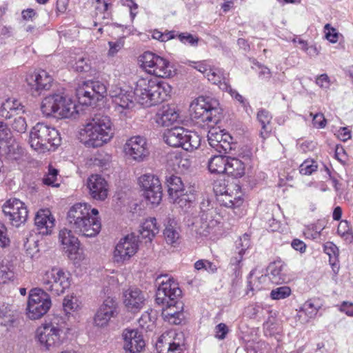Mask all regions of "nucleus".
<instances>
[{
  "instance_id": "c03bdc74",
  "label": "nucleus",
  "mask_w": 353,
  "mask_h": 353,
  "mask_svg": "<svg viewBox=\"0 0 353 353\" xmlns=\"http://www.w3.org/2000/svg\"><path fill=\"white\" fill-rule=\"evenodd\" d=\"M114 1L115 0H93L92 4L95 9L96 14H102V19L108 18Z\"/></svg>"
},
{
  "instance_id": "cd10ccee",
  "label": "nucleus",
  "mask_w": 353,
  "mask_h": 353,
  "mask_svg": "<svg viewBox=\"0 0 353 353\" xmlns=\"http://www.w3.org/2000/svg\"><path fill=\"white\" fill-rule=\"evenodd\" d=\"M219 221L216 216H205V214L199 215V218L193 223L195 232L202 236H207L212 232Z\"/></svg>"
},
{
  "instance_id": "58836bf2",
  "label": "nucleus",
  "mask_w": 353,
  "mask_h": 353,
  "mask_svg": "<svg viewBox=\"0 0 353 353\" xmlns=\"http://www.w3.org/2000/svg\"><path fill=\"white\" fill-rule=\"evenodd\" d=\"M319 307L312 300L305 301L298 312L299 319L304 323L307 322L316 315Z\"/></svg>"
},
{
  "instance_id": "7c9ffc66",
  "label": "nucleus",
  "mask_w": 353,
  "mask_h": 353,
  "mask_svg": "<svg viewBox=\"0 0 353 353\" xmlns=\"http://www.w3.org/2000/svg\"><path fill=\"white\" fill-rule=\"evenodd\" d=\"M1 148V155H6L7 158L11 160H17L23 153V149L19 144L11 139L8 141L2 142Z\"/></svg>"
},
{
  "instance_id": "9b49d317",
  "label": "nucleus",
  "mask_w": 353,
  "mask_h": 353,
  "mask_svg": "<svg viewBox=\"0 0 353 353\" xmlns=\"http://www.w3.org/2000/svg\"><path fill=\"white\" fill-rule=\"evenodd\" d=\"M52 305L50 295L41 288H36L29 292L26 314L32 320L41 318Z\"/></svg>"
},
{
  "instance_id": "e433bc0d",
  "label": "nucleus",
  "mask_w": 353,
  "mask_h": 353,
  "mask_svg": "<svg viewBox=\"0 0 353 353\" xmlns=\"http://www.w3.org/2000/svg\"><path fill=\"white\" fill-rule=\"evenodd\" d=\"M257 120L261 125L260 136L265 139L269 137L270 133L272 131V115L268 111L262 109L257 113Z\"/></svg>"
},
{
  "instance_id": "a211bd4d",
  "label": "nucleus",
  "mask_w": 353,
  "mask_h": 353,
  "mask_svg": "<svg viewBox=\"0 0 353 353\" xmlns=\"http://www.w3.org/2000/svg\"><path fill=\"white\" fill-rule=\"evenodd\" d=\"M3 212L12 225L19 227L28 217V210L23 202L16 198L8 200L3 206Z\"/></svg>"
},
{
  "instance_id": "774afa93",
  "label": "nucleus",
  "mask_w": 353,
  "mask_h": 353,
  "mask_svg": "<svg viewBox=\"0 0 353 353\" xmlns=\"http://www.w3.org/2000/svg\"><path fill=\"white\" fill-rule=\"evenodd\" d=\"M139 323L144 329H149L154 323V317L148 312H144L139 319Z\"/></svg>"
},
{
  "instance_id": "a18cd8bd",
  "label": "nucleus",
  "mask_w": 353,
  "mask_h": 353,
  "mask_svg": "<svg viewBox=\"0 0 353 353\" xmlns=\"http://www.w3.org/2000/svg\"><path fill=\"white\" fill-rule=\"evenodd\" d=\"M38 243L39 239L36 234H30L24 242L26 254L31 258L36 257L39 251Z\"/></svg>"
},
{
  "instance_id": "5701e85b",
  "label": "nucleus",
  "mask_w": 353,
  "mask_h": 353,
  "mask_svg": "<svg viewBox=\"0 0 353 353\" xmlns=\"http://www.w3.org/2000/svg\"><path fill=\"white\" fill-rule=\"evenodd\" d=\"M123 300L128 310L135 313L143 307L145 296L138 288L130 287L123 292Z\"/></svg>"
},
{
  "instance_id": "864d4df0",
  "label": "nucleus",
  "mask_w": 353,
  "mask_h": 353,
  "mask_svg": "<svg viewBox=\"0 0 353 353\" xmlns=\"http://www.w3.org/2000/svg\"><path fill=\"white\" fill-rule=\"evenodd\" d=\"M79 307L78 299L73 295H68L63 299V307L65 313L70 314L75 312L78 310Z\"/></svg>"
},
{
  "instance_id": "412c9836",
  "label": "nucleus",
  "mask_w": 353,
  "mask_h": 353,
  "mask_svg": "<svg viewBox=\"0 0 353 353\" xmlns=\"http://www.w3.org/2000/svg\"><path fill=\"white\" fill-rule=\"evenodd\" d=\"M34 226L37 232L42 236L52 234L55 226V219L48 209H41L35 214Z\"/></svg>"
},
{
  "instance_id": "ea45409f",
  "label": "nucleus",
  "mask_w": 353,
  "mask_h": 353,
  "mask_svg": "<svg viewBox=\"0 0 353 353\" xmlns=\"http://www.w3.org/2000/svg\"><path fill=\"white\" fill-rule=\"evenodd\" d=\"M163 235L166 242L171 245L177 243L180 238L179 228L174 219H170L163 231Z\"/></svg>"
},
{
  "instance_id": "49530a36",
  "label": "nucleus",
  "mask_w": 353,
  "mask_h": 353,
  "mask_svg": "<svg viewBox=\"0 0 353 353\" xmlns=\"http://www.w3.org/2000/svg\"><path fill=\"white\" fill-rule=\"evenodd\" d=\"M13 322L12 305L0 302V324L7 326Z\"/></svg>"
},
{
  "instance_id": "393cba45",
  "label": "nucleus",
  "mask_w": 353,
  "mask_h": 353,
  "mask_svg": "<svg viewBox=\"0 0 353 353\" xmlns=\"http://www.w3.org/2000/svg\"><path fill=\"white\" fill-rule=\"evenodd\" d=\"M87 187L90 196L96 200L103 201L108 196V183L99 174H92L88 179Z\"/></svg>"
},
{
  "instance_id": "7ed1b4c3",
  "label": "nucleus",
  "mask_w": 353,
  "mask_h": 353,
  "mask_svg": "<svg viewBox=\"0 0 353 353\" xmlns=\"http://www.w3.org/2000/svg\"><path fill=\"white\" fill-rule=\"evenodd\" d=\"M171 91L172 88L167 82L141 78L137 81L134 94L139 103L150 107L167 100Z\"/></svg>"
},
{
  "instance_id": "de8ad7c7",
  "label": "nucleus",
  "mask_w": 353,
  "mask_h": 353,
  "mask_svg": "<svg viewBox=\"0 0 353 353\" xmlns=\"http://www.w3.org/2000/svg\"><path fill=\"white\" fill-rule=\"evenodd\" d=\"M163 305L165 307L162 309L161 316L163 318L170 317L172 314L183 313V303L179 299H177L173 304L167 302Z\"/></svg>"
},
{
  "instance_id": "3c124183",
  "label": "nucleus",
  "mask_w": 353,
  "mask_h": 353,
  "mask_svg": "<svg viewBox=\"0 0 353 353\" xmlns=\"http://www.w3.org/2000/svg\"><path fill=\"white\" fill-rule=\"evenodd\" d=\"M225 133L226 132H223V130L219 128H211L208 133V141L210 145L214 149L216 147H218V143L221 141L223 136L225 135Z\"/></svg>"
},
{
  "instance_id": "4d7b16f0",
  "label": "nucleus",
  "mask_w": 353,
  "mask_h": 353,
  "mask_svg": "<svg viewBox=\"0 0 353 353\" xmlns=\"http://www.w3.org/2000/svg\"><path fill=\"white\" fill-rule=\"evenodd\" d=\"M114 317L104 311L101 310V307H99L94 316V323L95 325L98 327H104L107 325L110 320Z\"/></svg>"
},
{
  "instance_id": "4c0bfd02",
  "label": "nucleus",
  "mask_w": 353,
  "mask_h": 353,
  "mask_svg": "<svg viewBox=\"0 0 353 353\" xmlns=\"http://www.w3.org/2000/svg\"><path fill=\"white\" fill-rule=\"evenodd\" d=\"M213 190L216 196L219 197L234 190H241V187L235 183H229L225 179H217L213 183Z\"/></svg>"
},
{
  "instance_id": "9d476101",
  "label": "nucleus",
  "mask_w": 353,
  "mask_h": 353,
  "mask_svg": "<svg viewBox=\"0 0 353 353\" xmlns=\"http://www.w3.org/2000/svg\"><path fill=\"white\" fill-rule=\"evenodd\" d=\"M36 335L41 345L48 351L56 350L66 339L63 327L52 322L39 327Z\"/></svg>"
},
{
  "instance_id": "69168bd1",
  "label": "nucleus",
  "mask_w": 353,
  "mask_h": 353,
  "mask_svg": "<svg viewBox=\"0 0 353 353\" xmlns=\"http://www.w3.org/2000/svg\"><path fill=\"white\" fill-rule=\"evenodd\" d=\"M325 38L331 43H335L338 41L339 33L336 30L331 27L330 24L327 23L324 26Z\"/></svg>"
},
{
  "instance_id": "6e6552de",
  "label": "nucleus",
  "mask_w": 353,
  "mask_h": 353,
  "mask_svg": "<svg viewBox=\"0 0 353 353\" xmlns=\"http://www.w3.org/2000/svg\"><path fill=\"white\" fill-rule=\"evenodd\" d=\"M140 67L147 73L161 78L175 74V69L166 59L151 52H145L139 57Z\"/></svg>"
},
{
  "instance_id": "a878e982",
  "label": "nucleus",
  "mask_w": 353,
  "mask_h": 353,
  "mask_svg": "<svg viewBox=\"0 0 353 353\" xmlns=\"http://www.w3.org/2000/svg\"><path fill=\"white\" fill-rule=\"evenodd\" d=\"M59 241L69 258H73L78 253L80 242L78 238L73 234L71 230L61 229L59 233Z\"/></svg>"
},
{
  "instance_id": "680f3d73",
  "label": "nucleus",
  "mask_w": 353,
  "mask_h": 353,
  "mask_svg": "<svg viewBox=\"0 0 353 353\" xmlns=\"http://www.w3.org/2000/svg\"><path fill=\"white\" fill-rule=\"evenodd\" d=\"M185 64H188V65L192 67L193 68L196 69L199 72L204 74L205 76H207V73L210 71V68H212L209 64L208 61L203 60L201 61H188L185 62Z\"/></svg>"
},
{
  "instance_id": "ddd939ff",
  "label": "nucleus",
  "mask_w": 353,
  "mask_h": 353,
  "mask_svg": "<svg viewBox=\"0 0 353 353\" xmlns=\"http://www.w3.org/2000/svg\"><path fill=\"white\" fill-rule=\"evenodd\" d=\"M107 93L106 85L99 81L85 83L77 90V97L79 103L83 105H92L101 100Z\"/></svg>"
},
{
  "instance_id": "0eeeda50",
  "label": "nucleus",
  "mask_w": 353,
  "mask_h": 353,
  "mask_svg": "<svg viewBox=\"0 0 353 353\" xmlns=\"http://www.w3.org/2000/svg\"><path fill=\"white\" fill-rule=\"evenodd\" d=\"M163 140L170 146L181 147L188 152H192L197 149L201 141L197 132L188 130L183 127H175L167 130L163 134Z\"/></svg>"
},
{
  "instance_id": "f704fd0d",
  "label": "nucleus",
  "mask_w": 353,
  "mask_h": 353,
  "mask_svg": "<svg viewBox=\"0 0 353 353\" xmlns=\"http://www.w3.org/2000/svg\"><path fill=\"white\" fill-rule=\"evenodd\" d=\"M228 156L213 155L208 161V170L213 174H224L227 163Z\"/></svg>"
},
{
  "instance_id": "79ce46f5",
  "label": "nucleus",
  "mask_w": 353,
  "mask_h": 353,
  "mask_svg": "<svg viewBox=\"0 0 353 353\" xmlns=\"http://www.w3.org/2000/svg\"><path fill=\"white\" fill-rule=\"evenodd\" d=\"M14 278V267L8 260L0 261V283H5L7 281L13 280Z\"/></svg>"
},
{
  "instance_id": "13d9d810",
  "label": "nucleus",
  "mask_w": 353,
  "mask_h": 353,
  "mask_svg": "<svg viewBox=\"0 0 353 353\" xmlns=\"http://www.w3.org/2000/svg\"><path fill=\"white\" fill-rule=\"evenodd\" d=\"M291 294V289L288 286H281L271 291L270 297L274 300L285 299Z\"/></svg>"
},
{
  "instance_id": "bf43d9fd",
  "label": "nucleus",
  "mask_w": 353,
  "mask_h": 353,
  "mask_svg": "<svg viewBox=\"0 0 353 353\" xmlns=\"http://www.w3.org/2000/svg\"><path fill=\"white\" fill-rule=\"evenodd\" d=\"M72 67L77 72H85L90 68V60L83 57H79L73 63H70Z\"/></svg>"
},
{
  "instance_id": "6e6d98bb",
  "label": "nucleus",
  "mask_w": 353,
  "mask_h": 353,
  "mask_svg": "<svg viewBox=\"0 0 353 353\" xmlns=\"http://www.w3.org/2000/svg\"><path fill=\"white\" fill-rule=\"evenodd\" d=\"M194 268L196 270H205L210 274H214L216 272V265L208 260L200 259L195 262Z\"/></svg>"
},
{
  "instance_id": "338daca9",
  "label": "nucleus",
  "mask_w": 353,
  "mask_h": 353,
  "mask_svg": "<svg viewBox=\"0 0 353 353\" xmlns=\"http://www.w3.org/2000/svg\"><path fill=\"white\" fill-rule=\"evenodd\" d=\"M221 90L228 92L233 98H234L243 105H245V100L243 96H241L236 90H233L230 84H222Z\"/></svg>"
},
{
  "instance_id": "b1692460",
  "label": "nucleus",
  "mask_w": 353,
  "mask_h": 353,
  "mask_svg": "<svg viewBox=\"0 0 353 353\" xmlns=\"http://www.w3.org/2000/svg\"><path fill=\"white\" fill-rule=\"evenodd\" d=\"M123 337L125 353H140L145 347V341L137 330L125 329Z\"/></svg>"
},
{
  "instance_id": "e2e57ef3",
  "label": "nucleus",
  "mask_w": 353,
  "mask_h": 353,
  "mask_svg": "<svg viewBox=\"0 0 353 353\" xmlns=\"http://www.w3.org/2000/svg\"><path fill=\"white\" fill-rule=\"evenodd\" d=\"M337 233L346 240L351 241L353 238L352 234L347 221H341L337 228Z\"/></svg>"
},
{
  "instance_id": "5fc2aeb1",
  "label": "nucleus",
  "mask_w": 353,
  "mask_h": 353,
  "mask_svg": "<svg viewBox=\"0 0 353 353\" xmlns=\"http://www.w3.org/2000/svg\"><path fill=\"white\" fill-rule=\"evenodd\" d=\"M200 215L205 214V216H216V213L214 208V202L208 198L203 199L200 205Z\"/></svg>"
},
{
  "instance_id": "423d86ee",
  "label": "nucleus",
  "mask_w": 353,
  "mask_h": 353,
  "mask_svg": "<svg viewBox=\"0 0 353 353\" xmlns=\"http://www.w3.org/2000/svg\"><path fill=\"white\" fill-rule=\"evenodd\" d=\"M29 143L34 150L44 152L59 145L61 137L55 128L38 123L30 131Z\"/></svg>"
},
{
  "instance_id": "dca6fc26",
  "label": "nucleus",
  "mask_w": 353,
  "mask_h": 353,
  "mask_svg": "<svg viewBox=\"0 0 353 353\" xmlns=\"http://www.w3.org/2000/svg\"><path fill=\"white\" fill-rule=\"evenodd\" d=\"M139 236L134 233L121 238L117 243L113 252L114 262L123 263L129 260L139 250Z\"/></svg>"
},
{
  "instance_id": "052dcab7",
  "label": "nucleus",
  "mask_w": 353,
  "mask_h": 353,
  "mask_svg": "<svg viewBox=\"0 0 353 353\" xmlns=\"http://www.w3.org/2000/svg\"><path fill=\"white\" fill-rule=\"evenodd\" d=\"M317 169L316 162L312 159L304 161L299 167V172L303 175H310Z\"/></svg>"
},
{
  "instance_id": "1a4fd4ad",
  "label": "nucleus",
  "mask_w": 353,
  "mask_h": 353,
  "mask_svg": "<svg viewBox=\"0 0 353 353\" xmlns=\"http://www.w3.org/2000/svg\"><path fill=\"white\" fill-rule=\"evenodd\" d=\"M169 197L172 202L182 209H187L195 200L194 190L192 187H185L181 179L175 175L166 177Z\"/></svg>"
},
{
  "instance_id": "c756f323",
  "label": "nucleus",
  "mask_w": 353,
  "mask_h": 353,
  "mask_svg": "<svg viewBox=\"0 0 353 353\" xmlns=\"http://www.w3.org/2000/svg\"><path fill=\"white\" fill-rule=\"evenodd\" d=\"M245 163L238 158L228 156L225 173L234 178H241L245 174Z\"/></svg>"
},
{
  "instance_id": "a19ab883",
  "label": "nucleus",
  "mask_w": 353,
  "mask_h": 353,
  "mask_svg": "<svg viewBox=\"0 0 353 353\" xmlns=\"http://www.w3.org/2000/svg\"><path fill=\"white\" fill-rule=\"evenodd\" d=\"M119 276L122 277L121 275L112 272L111 275L103 278L102 285L104 294H110L119 289Z\"/></svg>"
},
{
  "instance_id": "bb28decb",
  "label": "nucleus",
  "mask_w": 353,
  "mask_h": 353,
  "mask_svg": "<svg viewBox=\"0 0 353 353\" xmlns=\"http://www.w3.org/2000/svg\"><path fill=\"white\" fill-rule=\"evenodd\" d=\"M110 95L115 105V110L123 113L124 110H128L134 106L131 92H128L121 88H115L110 90Z\"/></svg>"
},
{
  "instance_id": "f257e3e1",
  "label": "nucleus",
  "mask_w": 353,
  "mask_h": 353,
  "mask_svg": "<svg viewBox=\"0 0 353 353\" xmlns=\"http://www.w3.org/2000/svg\"><path fill=\"white\" fill-rule=\"evenodd\" d=\"M98 214V210L92 208L88 203H77L68 212L67 221L75 232L86 237H94L101 228Z\"/></svg>"
},
{
  "instance_id": "4468645a",
  "label": "nucleus",
  "mask_w": 353,
  "mask_h": 353,
  "mask_svg": "<svg viewBox=\"0 0 353 353\" xmlns=\"http://www.w3.org/2000/svg\"><path fill=\"white\" fill-rule=\"evenodd\" d=\"M159 287L156 292V302L159 305H164L170 302L172 304L176 303L181 296V290L178 283L168 276H160L157 278Z\"/></svg>"
},
{
  "instance_id": "37998d69",
  "label": "nucleus",
  "mask_w": 353,
  "mask_h": 353,
  "mask_svg": "<svg viewBox=\"0 0 353 353\" xmlns=\"http://www.w3.org/2000/svg\"><path fill=\"white\" fill-rule=\"evenodd\" d=\"M255 274V270H252L248 277V291L246 294L248 295L249 292H254V291H259L263 288V283L267 281V275L261 274V276L253 279Z\"/></svg>"
},
{
  "instance_id": "72a5a7b5",
  "label": "nucleus",
  "mask_w": 353,
  "mask_h": 353,
  "mask_svg": "<svg viewBox=\"0 0 353 353\" xmlns=\"http://www.w3.org/2000/svg\"><path fill=\"white\" fill-rule=\"evenodd\" d=\"M283 265L280 262H274L269 265L268 272L272 283L279 284L285 282L286 275L283 272Z\"/></svg>"
},
{
  "instance_id": "09e8293b",
  "label": "nucleus",
  "mask_w": 353,
  "mask_h": 353,
  "mask_svg": "<svg viewBox=\"0 0 353 353\" xmlns=\"http://www.w3.org/2000/svg\"><path fill=\"white\" fill-rule=\"evenodd\" d=\"M236 144L233 142V138L228 133H225L223 138L220 142L218 143V147L215 148V150L219 153H229L230 151L235 149Z\"/></svg>"
},
{
  "instance_id": "f03ea898",
  "label": "nucleus",
  "mask_w": 353,
  "mask_h": 353,
  "mask_svg": "<svg viewBox=\"0 0 353 353\" xmlns=\"http://www.w3.org/2000/svg\"><path fill=\"white\" fill-rule=\"evenodd\" d=\"M114 137L112 123L109 117L96 114L80 131V139L86 147L99 148Z\"/></svg>"
},
{
  "instance_id": "aec40b11",
  "label": "nucleus",
  "mask_w": 353,
  "mask_h": 353,
  "mask_svg": "<svg viewBox=\"0 0 353 353\" xmlns=\"http://www.w3.org/2000/svg\"><path fill=\"white\" fill-rule=\"evenodd\" d=\"M251 247L250 236L244 234L235 242V249L232 256L230 259V267L237 277L241 274V269L243 265V256L247 254Z\"/></svg>"
},
{
  "instance_id": "473e14b6",
  "label": "nucleus",
  "mask_w": 353,
  "mask_h": 353,
  "mask_svg": "<svg viewBox=\"0 0 353 353\" xmlns=\"http://www.w3.org/2000/svg\"><path fill=\"white\" fill-rule=\"evenodd\" d=\"M159 228L157 225V219L150 217L145 219L141 226L140 235L146 242H151L154 236L159 232Z\"/></svg>"
},
{
  "instance_id": "f8f14e48",
  "label": "nucleus",
  "mask_w": 353,
  "mask_h": 353,
  "mask_svg": "<svg viewBox=\"0 0 353 353\" xmlns=\"http://www.w3.org/2000/svg\"><path fill=\"white\" fill-rule=\"evenodd\" d=\"M41 283L46 290L59 296L70 286L71 277L68 272L62 269L53 268L44 273Z\"/></svg>"
},
{
  "instance_id": "0e129e2a",
  "label": "nucleus",
  "mask_w": 353,
  "mask_h": 353,
  "mask_svg": "<svg viewBox=\"0 0 353 353\" xmlns=\"http://www.w3.org/2000/svg\"><path fill=\"white\" fill-rule=\"evenodd\" d=\"M323 250L329 256V260L338 259L339 249L332 242H327L324 244Z\"/></svg>"
},
{
  "instance_id": "2eb2a0df",
  "label": "nucleus",
  "mask_w": 353,
  "mask_h": 353,
  "mask_svg": "<svg viewBox=\"0 0 353 353\" xmlns=\"http://www.w3.org/2000/svg\"><path fill=\"white\" fill-rule=\"evenodd\" d=\"M138 181L143 191L145 199L152 205H159L163 195L162 186L159 179L153 174L147 173L141 175Z\"/></svg>"
},
{
  "instance_id": "8fccbe9b",
  "label": "nucleus",
  "mask_w": 353,
  "mask_h": 353,
  "mask_svg": "<svg viewBox=\"0 0 353 353\" xmlns=\"http://www.w3.org/2000/svg\"><path fill=\"white\" fill-rule=\"evenodd\" d=\"M58 170L50 165L48 174L43 179V183L52 187H59L60 185V180L58 178Z\"/></svg>"
},
{
  "instance_id": "6ab92c4d",
  "label": "nucleus",
  "mask_w": 353,
  "mask_h": 353,
  "mask_svg": "<svg viewBox=\"0 0 353 353\" xmlns=\"http://www.w3.org/2000/svg\"><path fill=\"white\" fill-rule=\"evenodd\" d=\"M182 334L172 332L163 333L156 343V349L159 353H182L184 343L181 337Z\"/></svg>"
},
{
  "instance_id": "c9c22d12",
  "label": "nucleus",
  "mask_w": 353,
  "mask_h": 353,
  "mask_svg": "<svg viewBox=\"0 0 353 353\" xmlns=\"http://www.w3.org/2000/svg\"><path fill=\"white\" fill-rule=\"evenodd\" d=\"M229 74L225 72L223 69L216 67H212L207 73V78L209 81L213 84L217 85L221 90L222 84H229Z\"/></svg>"
},
{
  "instance_id": "4be33fe9",
  "label": "nucleus",
  "mask_w": 353,
  "mask_h": 353,
  "mask_svg": "<svg viewBox=\"0 0 353 353\" xmlns=\"http://www.w3.org/2000/svg\"><path fill=\"white\" fill-rule=\"evenodd\" d=\"M27 81L32 94H39L41 91L51 88L53 78L48 72L41 70L30 75Z\"/></svg>"
},
{
  "instance_id": "603ef678",
  "label": "nucleus",
  "mask_w": 353,
  "mask_h": 353,
  "mask_svg": "<svg viewBox=\"0 0 353 353\" xmlns=\"http://www.w3.org/2000/svg\"><path fill=\"white\" fill-rule=\"evenodd\" d=\"M101 310L105 312L108 314L115 316L117 313V302L116 299L110 296H108L99 307Z\"/></svg>"
},
{
  "instance_id": "39448f33",
  "label": "nucleus",
  "mask_w": 353,
  "mask_h": 353,
  "mask_svg": "<svg viewBox=\"0 0 353 353\" xmlns=\"http://www.w3.org/2000/svg\"><path fill=\"white\" fill-rule=\"evenodd\" d=\"M41 110L46 117L70 118L78 113L75 102L59 94L46 97L42 101Z\"/></svg>"
},
{
  "instance_id": "2f4dec72",
  "label": "nucleus",
  "mask_w": 353,
  "mask_h": 353,
  "mask_svg": "<svg viewBox=\"0 0 353 353\" xmlns=\"http://www.w3.org/2000/svg\"><path fill=\"white\" fill-rule=\"evenodd\" d=\"M241 196V190H234L228 194H224V195L217 197L216 200L221 205L229 208H235L241 206L243 203Z\"/></svg>"
},
{
  "instance_id": "20e7f679",
  "label": "nucleus",
  "mask_w": 353,
  "mask_h": 353,
  "mask_svg": "<svg viewBox=\"0 0 353 353\" xmlns=\"http://www.w3.org/2000/svg\"><path fill=\"white\" fill-rule=\"evenodd\" d=\"M219 105L216 100L199 97L190 105V117L198 123H207L211 125L216 124L221 118V110Z\"/></svg>"
},
{
  "instance_id": "f3484780",
  "label": "nucleus",
  "mask_w": 353,
  "mask_h": 353,
  "mask_svg": "<svg viewBox=\"0 0 353 353\" xmlns=\"http://www.w3.org/2000/svg\"><path fill=\"white\" fill-rule=\"evenodd\" d=\"M123 151L128 158L139 163L145 161L150 154L147 141L141 136L128 139L123 145Z\"/></svg>"
},
{
  "instance_id": "c85d7f7f",
  "label": "nucleus",
  "mask_w": 353,
  "mask_h": 353,
  "mask_svg": "<svg viewBox=\"0 0 353 353\" xmlns=\"http://www.w3.org/2000/svg\"><path fill=\"white\" fill-rule=\"evenodd\" d=\"M179 112L174 108L169 105L163 106L156 114V122L162 126H170L178 121Z\"/></svg>"
}]
</instances>
